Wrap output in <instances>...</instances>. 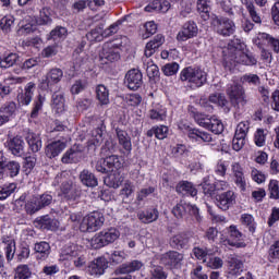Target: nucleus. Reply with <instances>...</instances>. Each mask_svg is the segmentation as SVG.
<instances>
[{
    "mask_svg": "<svg viewBox=\"0 0 279 279\" xmlns=\"http://www.w3.org/2000/svg\"><path fill=\"white\" fill-rule=\"evenodd\" d=\"M3 167L5 175H9V178H16L21 173V163L14 160L8 161L5 156H3Z\"/></svg>",
    "mask_w": 279,
    "mask_h": 279,
    "instance_id": "36",
    "label": "nucleus"
},
{
    "mask_svg": "<svg viewBox=\"0 0 279 279\" xmlns=\"http://www.w3.org/2000/svg\"><path fill=\"white\" fill-rule=\"evenodd\" d=\"M227 95L230 99V102L235 108H240V106H245L247 104L245 89H243V86L238 83H233L228 86Z\"/></svg>",
    "mask_w": 279,
    "mask_h": 279,
    "instance_id": "10",
    "label": "nucleus"
},
{
    "mask_svg": "<svg viewBox=\"0 0 279 279\" xmlns=\"http://www.w3.org/2000/svg\"><path fill=\"white\" fill-rule=\"evenodd\" d=\"M66 34H68L66 27L57 26L54 29L50 32L48 39L58 40L59 38H66Z\"/></svg>",
    "mask_w": 279,
    "mask_h": 279,
    "instance_id": "59",
    "label": "nucleus"
},
{
    "mask_svg": "<svg viewBox=\"0 0 279 279\" xmlns=\"http://www.w3.org/2000/svg\"><path fill=\"white\" fill-rule=\"evenodd\" d=\"M114 132L120 147H122L125 154L130 156L132 154V137L128 134V131L119 126L114 129Z\"/></svg>",
    "mask_w": 279,
    "mask_h": 279,
    "instance_id": "22",
    "label": "nucleus"
},
{
    "mask_svg": "<svg viewBox=\"0 0 279 279\" xmlns=\"http://www.w3.org/2000/svg\"><path fill=\"white\" fill-rule=\"evenodd\" d=\"M36 260H47L51 254V245L49 242L41 241L34 245Z\"/></svg>",
    "mask_w": 279,
    "mask_h": 279,
    "instance_id": "30",
    "label": "nucleus"
},
{
    "mask_svg": "<svg viewBox=\"0 0 279 279\" xmlns=\"http://www.w3.org/2000/svg\"><path fill=\"white\" fill-rule=\"evenodd\" d=\"M144 66L148 77L153 78L158 77V75H160V70L158 69V65L154 63V61L150 60L147 63H144Z\"/></svg>",
    "mask_w": 279,
    "mask_h": 279,
    "instance_id": "61",
    "label": "nucleus"
},
{
    "mask_svg": "<svg viewBox=\"0 0 279 279\" xmlns=\"http://www.w3.org/2000/svg\"><path fill=\"white\" fill-rule=\"evenodd\" d=\"M108 267V259L106 257L95 258L88 266V274L90 276H104Z\"/></svg>",
    "mask_w": 279,
    "mask_h": 279,
    "instance_id": "25",
    "label": "nucleus"
},
{
    "mask_svg": "<svg viewBox=\"0 0 279 279\" xmlns=\"http://www.w3.org/2000/svg\"><path fill=\"white\" fill-rule=\"evenodd\" d=\"M267 43L268 47L274 51V53H279V39L267 34V33H258L255 38H253V44L258 47V49H263V45Z\"/></svg>",
    "mask_w": 279,
    "mask_h": 279,
    "instance_id": "13",
    "label": "nucleus"
},
{
    "mask_svg": "<svg viewBox=\"0 0 279 279\" xmlns=\"http://www.w3.org/2000/svg\"><path fill=\"white\" fill-rule=\"evenodd\" d=\"M172 215L177 219H183L186 215H192L194 219L199 223L202 221V216H199V208L195 205H191L184 201H181L172 208Z\"/></svg>",
    "mask_w": 279,
    "mask_h": 279,
    "instance_id": "9",
    "label": "nucleus"
},
{
    "mask_svg": "<svg viewBox=\"0 0 279 279\" xmlns=\"http://www.w3.org/2000/svg\"><path fill=\"white\" fill-rule=\"evenodd\" d=\"M36 23L37 25H51V23H53L49 8H44L39 11V16L37 17Z\"/></svg>",
    "mask_w": 279,
    "mask_h": 279,
    "instance_id": "50",
    "label": "nucleus"
},
{
    "mask_svg": "<svg viewBox=\"0 0 279 279\" xmlns=\"http://www.w3.org/2000/svg\"><path fill=\"white\" fill-rule=\"evenodd\" d=\"M158 217L159 213L156 208L146 209L137 214V218L142 223H154V221L158 220Z\"/></svg>",
    "mask_w": 279,
    "mask_h": 279,
    "instance_id": "38",
    "label": "nucleus"
},
{
    "mask_svg": "<svg viewBox=\"0 0 279 279\" xmlns=\"http://www.w3.org/2000/svg\"><path fill=\"white\" fill-rule=\"evenodd\" d=\"M99 60L101 64L119 62L121 60V48L112 41L104 44L99 52Z\"/></svg>",
    "mask_w": 279,
    "mask_h": 279,
    "instance_id": "6",
    "label": "nucleus"
},
{
    "mask_svg": "<svg viewBox=\"0 0 279 279\" xmlns=\"http://www.w3.org/2000/svg\"><path fill=\"white\" fill-rule=\"evenodd\" d=\"M161 71L167 77H171V75H175L180 71V64L178 62L168 63L162 66Z\"/></svg>",
    "mask_w": 279,
    "mask_h": 279,
    "instance_id": "63",
    "label": "nucleus"
},
{
    "mask_svg": "<svg viewBox=\"0 0 279 279\" xmlns=\"http://www.w3.org/2000/svg\"><path fill=\"white\" fill-rule=\"evenodd\" d=\"M228 49L231 54V60L234 58L235 53L245 51V43L239 38H233L228 44Z\"/></svg>",
    "mask_w": 279,
    "mask_h": 279,
    "instance_id": "45",
    "label": "nucleus"
},
{
    "mask_svg": "<svg viewBox=\"0 0 279 279\" xmlns=\"http://www.w3.org/2000/svg\"><path fill=\"white\" fill-rule=\"evenodd\" d=\"M80 181L84 186H87L89 189H95L99 184V181L97 180V177L90 170L84 169L80 173Z\"/></svg>",
    "mask_w": 279,
    "mask_h": 279,
    "instance_id": "34",
    "label": "nucleus"
},
{
    "mask_svg": "<svg viewBox=\"0 0 279 279\" xmlns=\"http://www.w3.org/2000/svg\"><path fill=\"white\" fill-rule=\"evenodd\" d=\"M196 8L201 19L204 21L211 19L209 0H197Z\"/></svg>",
    "mask_w": 279,
    "mask_h": 279,
    "instance_id": "41",
    "label": "nucleus"
},
{
    "mask_svg": "<svg viewBox=\"0 0 279 279\" xmlns=\"http://www.w3.org/2000/svg\"><path fill=\"white\" fill-rule=\"evenodd\" d=\"M8 148L13 156H23L25 154V142L23 137L15 136L8 142Z\"/></svg>",
    "mask_w": 279,
    "mask_h": 279,
    "instance_id": "32",
    "label": "nucleus"
},
{
    "mask_svg": "<svg viewBox=\"0 0 279 279\" xmlns=\"http://www.w3.org/2000/svg\"><path fill=\"white\" fill-rule=\"evenodd\" d=\"M227 232L230 238L229 240H227L228 245H230L231 247H238V248L246 246L245 242H241V240L243 239V233L239 231L236 226L231 225L227 229Z\"/></svg>",
    "mask_w": 279,
    "mask_h": 279,
    "instance_id": "24",
    "label": "nucleus"
},
{
    "mask_svg": "<svg viewBox=\"0 0 279 279\" xmlns=\"http://www.w3.org/2000/svg\"><path fill=\"white\" fill-rule=\"evenodd\" d=\"M219 8L229 16L232 19L234 16V5H232V1L230 0H216Z\"/></svg>",
    "mask_w": 279,
    "mask_h": 279,
    "instance_id": "51",
    "label": "nucleus"
},
{
    "mask_svg": "<svg viewBox=\"0 0 279 279\" xmlns=\"http://www.w3.org/2000/svg\"><path fill=\"white\" fill-rule=\"evenodd\" d=\"M149 119L153 121H165L167 119V109L156 108L149 111Z\"/></svg>",
    "mask_w": 279,
    "mask_h": 279,
    "instance_id": "58",
    "label": "nucleus"
},
{
    "mask_svg": "<svg viewBox=\"0 0 279 279\" xmlns=\"http://www.w3.org/2000/svg\"><path fill=\"white\" fill-rule=\"evenodd\" d=\"M207 125L205 130H210L213 134H221L223 132V122L216 117L209 118Z\"/></svg>",
    "mask_w": 279,
    "mask_h": 279,
    "instance_id": "47",
    "label": "nucleus"
},
{
    "mask_svg": "<svg viewBox=\"0 0 279 279\" xmlns=\"http://www.w3.org/2000/svg\"><path fill=\"white\" fill-rule=\"evenodd\" d=\"M39 210H43L38 201L36 199V196H33L29 201L25 204V211L28 215H36V213H39Z\"/></svg>",
    "mask_w": 279,
    "mask_h": 279,
    "instance_id": "52",
    "label": "nucleus"
},
{
    "mask_svg": "<svg viewBox=\"0 0 279 279\" xmlns=\"http://www.w3.org/2000/svg\"><path fill=\"white\" fill-rule=\"evenodd\" d=\"M35 228L39 230H51L52 232L60 228L58 219L49 217V215L37 217L34 221Z\"/></svg>",
    "mask_w": 279,
    "mask_h": 279,
    "instance_id": "20",
    "label": "nucleus"
},
{
    "mask_svg": "<svg viewBox=\"0 0 279 279\" xmlns=\"http://www.w3.org/2000/svg\"><path fill=\"white\" fill-rule=\"evenodd\" d=\"M246 10L254 23H256L257 25H260V23H263V19H260V14L258 13V11H256V7L254 5V3L247 2Z\"/></svg>",
    "mask_w": 279,
    "mask_h": 279,
    "instance_id": "57",
    "label": "nucleus"
},
{
    "mask_svg": "<svg viewBox=\"0 0 279 279\" xmlns=\"http://www.w3.org/2000/svg\"><path fill=\"white\" fill-rule=\"evenodd\" d=\"M86 38H87V40H89V43H101V40H104V38H106V32L104 31V24H99L94 29L88 32L86 34Z\"/></svg>",
    "mask_w": 279,
    "mask_h": 279,
    "instance_id": "40",
    "label": "nucleus"
},
{
    "mask_svg": "<svg viewBox=\"0 0 279 279\" xmlns=\"http://www.w3.org/2000/svg\"><path fill=\"white\" fill-rule=\"evenodd\" d=\"M199 32L197 24L194 21H187L183 24L181 31L177 34L178 43H186L191 38H195Z\"/></svg>",
    "mask_w": 279,
    "mask_h": 279,
    "instance_id": "14",
    "label": "nucleus"
},
{
    "mask_svg": "<svg viewBox=\"0 0 279 279\" xmlns=\"http://www.w3.org/2000/svg\"><path fill=\"white\" fill-rule=\"evenodd\" d=\"M0 112L7 117V119L10 121V117L16 112V104L14 101L5 102L1 108Z\"/></svg>",
    "mask_w": 279,
    "mask_h": 279,
    "instance_id": "60",
    "label": "nucleus"
},
{
    "mask_svg": "<svg viewBox=\"0 0 279 279\" xmlns=\"http://www.w3.org/2000/svg\"><path fill=\"white\" fill-rule=\"evenodd\" d=\"M171 10L169 0H149L148 5L145 7V12H161L167 14Z\"/></svg>",
    "mask_w": 279,
    "mask_h": 279,
    "instance_id": "28",
    "label": "nucleus"
},
{
    "mask_svg": "<svg viewBox=\"0 0 279 279\" xmlns=\"http://www.w3.org/2000/svg\"><path fill=\"white\" fill-rule=\"evenodd\" d=\"M231 171L236 186L241 189V191H245L247 182L245 181V174L243 173V167H241V163L233 162L231 165Z\"/></svg>",
    "mask_w": 279,
    "mask_h": 279,
    "instance_id": "29",
    "label": "nucleus"
},
{
    "mask_svg": "<svg viewBox=\"0 0 279 279\" xmlns=\"http://www.w3.org/2000/svg\"><path fill=\"white\" fill-rule=\"evenodd\" d=\"M35 198L39 204V207H41V210L43 208H47V206H51V204L53 203V196H51V194L48 193L36 195Z\"/></svg>",
    "mask_w": 279,
    "mask_h": 279,
    "instance_id": "56",
    "label": "nucleus"
},
{
    "mask_svg": "<svg viewBox=\"0 0 279 279\" xmlns=\"http://www.w3.org/2000/svg\"><path fill=\"white\" fill-rule=\"evenodd\" d=\"M182 260H184V254L178 251L166 252L160 257L161 265L169 267V269H175V267H178Z\"/></svg>",
    "mask_w": 279,
    "mask_h": 279,
    "instance_id": "18",
    "label": "nucleus"
},
{
    "mask_svg": "<svg viewBox=\"0 0 279 279\" xmlns=\"http://www.w3.org/2000/svg\"><path fill=\"white\" fill-rule=\"evenodd\" d=\"M180 128L181 130H185L187 138L193 143H213V135L206 131L193 129L186 124H183Z\"/></svg>",
    "mask_w": 279,
    "mask_h": 279,
    "instance_id": "12",
    "label": "nucleus"
},
{
    "mask_svg": "<svg viewBox=\"0 0 279 279\" xmlns=\"http://www.w3.org/2000/svg\"><path fill=\"white\" fill-rule=\"evenodd\" d=\"M24 136L33 154H38V150L43 149V140H40V135L34 133V131L29 129H26L24 130Z\"/></svg>",
    "mask_w": 279,
    "mask_h": 279,
    "instance_id": "23",
    "label": "nucleus"
},
{
    "mask_svg": "<svg viewBox=\"0 0 279 279\" xmlns=\"http://www.w3.org/2000/svg\"><path fill=\"white\" fill-rule=\"evenodd\" d=\"M163 45H165L163 35L162 34L156 35L153 39H150L146 44L144 56H146V58H151V56H154V53H156V51H158V49H160V47Z\"/></svg>",
    "mask_w": 279,
    "mask_h": 279,
    "instance_id": "26",
    "label": "nucleus"
},
{
    "mask_svg": "<svg viewBox=\"0 0 279 279\" xmlns=\"http://www.w3.org/2000/svg\"><path fill=\"white\" fill-rule=\"evenodd\" d=\"M243 260L238 256H232L229 258V274L230 276H241L243 274Z\"/></svg>",
    "mask_w": 279,
    "mask_h": 279,
    "instance_id": "39",
    "label": "nucleus"
},
{
    "mask_svg": "<svg viewBox=\"0 0 279 279\" xmlns=\"http://www.w3.org/2000/svg\"><path fill=\"white\" fill-rule=\"evenodd\" d=\"M2 243L4 246L5 252V258L10 263V260H13L14 254H16V241L10 236H2Z\"/></svg>",
    "mask_w": 279,
    "mask_h": 279,
    "instance_id": "37",
    "label": "nucleus"
},
{
    "mask_svg": "<svg viewBox=\"0 0 279 279\" xmlns=\"http://www.w3.org/2000/svg\"><path fill=\"white\" fill-rule=\"evenodd\" d=\"M211 26L219 36L228 38L236 32V24L230 17L219 16L217 14H211Z\"/></svg>",
    "mask_w": 279,
    "mask_h": 279,
    "instance_id": "2",
    "label": "nucleus"
},
{
    "mask_svg": "<svg viewBox=\"0 0 279 279\" xmlns=\"http://www.w3.org/2000/svg\"><path fill=\"white\" fill-rule=\"evenodd\" d=\"M250 133V121H242L236 125L235 135L247 138V134Z\"/></svg>",
    "mask_w": 279,
    "mask_h": 279,
    "instance_id": "62",
    "label": "nucleus"
},
{
    "mask_svg": "<svg viewBox=\"0 0 279 279\" xmlns=\"http://www.w3.org/2000/svg\"><path fill=\"white\" fill-rule=\"evenodd\" d=\"M95 169L98 173H112V171L121 169V160H119V156L111 155L99 159L96 162Z\"/></svg>",
    "mask_w": 279,
    "mask_h": 279,
    "instance_id": "11",
    "label": "nucleus"
},
{
    "mask_svg": "<svg viewBox=\"0 0 279 279\" xmlns=\"http://www.w3.org/2000/svg\"><path fill=\"white\" fill-rule=\"evenodd\" d=\"M167 134H169V128L166 125L153 126L147 131L146 136L151 138V136H156L159 141H165L167 138Z\"/></svg>",
    "mask_w": 279,
    "mask_h": 279,
    "instance_id": "42",
    "label": "nucleus"
},
{
    "mask_svg": "<svg viewBox=\"0 0 279 279\" xmlns=\"http://www.w3.org/2000/svg\"><path fill=\"white\" fill-rule=\"evenodd\" d=\"M145 267V264L142 260L133 259L129 263H124L120 265L116 270L113 271L114 276L111 279H132V276L130 274H134V271H141Z\"/></svg>",
    "mask_w": 279,
    "mask_h": 279,
    "instance_id": "8",
    "label": "nucleus"
},
{
    "mask_svg": "<svg viewBox=\"0 0 279 279\" xmlns=\"http://www.w3.org/2000/svg\"><path fill=\"white\" fill-rule=\"evenodd\" d=\"M181 82H186L189 88L195 90L202 88L208 82V73L199 66L190 65L180 72Z\"/></svg>",
    "mask_w": 279,
    "mask_h": 279,
    "instance_id": "1",
    "label": "nucleus"
},
{
    "mask_svg": "<svg viewBox=\"0 0 279 279\" xmlns=\"http://www.w3.org/2000/svg\"><path fill=\"white\" fill-rule=\"evenodd\" d=\"M64 94L62 93H54L52 94V109L54 110V112H57V114H61V112H64Z\"/></svg>",
    "mask_w": 279,
    "mask_h": 279,
    "instance_id": "43",
    "label": "nucleus"
},
{
    "mask_svg": "<svg viewBox=\"0 0 279 279\" xmlns=\"http://www.w3.org/2000/svg\"><path fill=\"white\" fill-rule=\"evenodd\" d=\"M175 191L179 193V195H190L191 197H195L197 195V189L192 182L189 181L179 182Z\"/></svg>",
    "mask_w": 279,
    "mask_h": 279,
    "instance_id": "35",
    "label": "nucleus"
},
{
    "mask_svg": "<svg viewBox=\"0 0 279 279\" xmlns=\"http://www.w3.org/2000/svg\"><path fill=\"white\" fill-rule=\"evenodd\" d=\"M105 222L106 218L101 211H93L82 219L80 230L82 232H97Z\"/></svg>",
    "mask_w": 279,
    "mask_h": 279,
    "instance_id": "5",
    "label": "nucleus"
},
{
    "mask_svg": "<svg viewBox=\"0 0 279 279\" xmlns=\"http://www.w3.org/2000/svg\"><path fill=\"white\" fill-rule=\"evenodd\" d=\"M61 260H72L76 267L86 265V257L82 254V250L77 244H65L60 252Z\"/></svg>",
    "mask_w": 279,
    "mask_h": 279,
    "instance_id": "4",
    "label": "nucleus"
},
{
    "mask_svg": "<svg viewBox=\"0 0 279 279\" xmlns=\"http://www.w3.org/2000/svg\"><path fill=\"white\" fill-rule=\"evenodd\" d=\"M62 77H64V72L62 69L53 68L47 74L46 78L41 82V88L44 90H51L54 84L62 82Z\"/></svg>",
    "mask_w": 279,
    "mask_h": 279,
    "instance_id": "16",
    "label": "nucleus"
},
{
    "mask_svg": "<svg viewBox=\"0 0 279 279\" xmlns=\"http://www.w3.org/2000/svg\"><path fill=\"white\" fill-rule=\"evenodd\" d=\"M209 104H215L218 108L223 109V112H230V101L222 93H214L208 97Z\"/></svg>",
    "mask_w": 279,
    "mask_h": 279,
    "instance_id": "33",
    "label": "nucleus"
},
{
    "mask_svg": "<svg viewBox=\"0 0 279 279\" xmlns=\"http://www.w3.org/2000/svg\"><path fill=\"white\" fill-rule=\"evenodd\" d=\"M19 62V54L11 52L8 56L0 58V69H10Z\"/></svg>",
    "mask_w": 279,
    "mask_h": 279,
    "instance_id": "49",
    "label": "nucleus"
},
{
    "mask_svg": "<svg viewBox=\"0 0 279 279\" xmlns=\"http://www.w3.org/2000/svg\"><path fill=\"white\" fill-rule=\"evenodd\" d=\"M216 204L220 210H230L236 204V194L232 190L217 194Z\"/></svg>",
    "mask_w": 279,
    "mask_h": 279,
    "instance_id": "15",
    "label": "nucleus"
},
{
    "mask_svg": "<svg viewBox=\"0 0 279 279\" xmlns=\"http://www.w3.org/2000/svg\"><path fill=\"white\" fill-rule=\"evenodd\" d=\"M119 236L121 233L116 228L104 229L92 238L90 245L94 250H101V247L114 243Z\"/></svg>",
    "mask_w": 279,
    "mask_h": 279,
    "instance_id": "3",
    "label": "nucleus"
},
{
    "mask_svg": "<svg viewBox=\"0 0 279 279\" xmlns=\"http://www.w3.org/2000/svg\"><path fill=\"white\" fill-rule=\"evenodd\" d=\"M240 221L242 226H245V228H247L251 234H254V232H256V220H254V216H252L251 214H242Z\"/></svg>",
    "mask_w": 279,
    "mask_h": 279,
    "instance_id": "48",
    "label": "nucleus"
},
{
    "mask_svg": "<svg viewBox=\"0 0 279 279\" xmlns=\"http://www.w3.org/2000/svg\"><path fill=\"white\" fill-rule=\"evenodd\" d=\"M96 97L100 106H108V104H110V92L108 90V87H105L104 85H98L96 87Z\"/></svg>",
    "mask_w": 279,
    "mask_h": 279,
    "instance_id": "44",
    "label": "nucleus"
},
{
    "mask_svg": "<svg viewBox=\"0 0 279 279\" xmlns=\"http://www.w3.org/2000/svg\"><path fill=\"white\" fill-rule=\"evenodd\" d=\"M32 278V270L27 265H20L15 269L14 279H29Z\"/></svg>",
    "mask_w": 279,
    "mask_h": 279,
    "instance_id": "53",
    "label": "nucleus"
},
{
    "mask_svg": "<svg viewBox=\"0 0 279 279\" xmlns=\"http://www.w3.org/2000/svg\"><path fill=\"white\" fill-rule=\"evenodd\" d=\"M84 158V148L80 145L71 147L61 158L63 165H73L80 162Z\"/></svg>",
    "mask_w": 279,
    "mask_h": 279,
    "instance_id": "19",
    "label": "nucleus"
},
{
    "mask_svg": "<svg viewBox=\"0 0 279 279\" xmlns=\"http://www.w3.org/2000/svg\"><path fill=\"white\" fill-rule=\"evenodd\" d=\"M191 114L197 125H199L201 128H208V121H210V118H208V116L197 111H191Z\"/></svg>",
    "mask_w": 279,
    "mask_h": 279,
    "instance_id": "54",
    "label": "nucleus"
},
{
    "mask_svg": "<svg viewBox=\"0 0 279 279\" xmlns=\"http://www.w3.org/2000/svg\"><path fill=\"white\" fill-rule=\"evenodd\" d=\"M19 185L14 182L0 185V201L8 199L10 195L14 194Z\"/></svg>",
    "mask_w": 279,
    "mask_h": 279,
    "instance_id": "46",
    "label": "nucleus"
},
{
    "mask_svg": "<svg viewBox=\"0 0 279 279\" xmlns=\"http://www.w3.org/2000/svg\"><path fill=\"white\" fill-rule=\"evenodd\" d=\"M124 84H126L130 90H138L143 86V73L141 70H129L125 74Z\"/></svg>",
    "mask_w": 279,
    "mask_h": 279,
    "instance_id": "17",
    "label": "nucleus"
},
{
    "mask_svg": "<svg viewBox=\"0 0 279 279\" xmlns=\"http://www.w3.org/2000/svg\"><path fill=\"white\" fill-rule=\"evenodd\" d=\"M14 25V16L5 15L0 20V28L4 34H10L12 32V26Z\"/></svg>",
    "mask_w": 279,
    "mask_h": 279,
    "instance_id": "55",
    "label": "nucleus"
},
{
    "mask_svg": "<svg viewBox=\"0 0 279 279\" xmlns=\"http://www.w3.org/2000/svg\"><path fill=\"white\" fill-rule=\"evenodd\" d=\"M195 239V234L191 231H182L169 239V245L172 250H177L180 252L182 250H189L191 247V243Z\"/></svg>",
    "mask_w": 279,
    "mask_h": 279,
    "instance_id": "7",
    "label": "nucleus"
},
{
    "mask_svg": "<svg viewBox=\"0 0 279 279\" xmlns=\"http://www.w3.org/2000/svg\"><path fill=\"white\" fill-rule=\"evenodd\" d=\"M269 197L270 199H279V184L278 180H270L269 185Z\"/></svg>",
    "mask_w": 279,
    "mask_h": 279,
    "instance_id": "64",
    "label": "nucleus"
},
{
    "mask_svg": "<svg viewBox=\"0 0 279 279\" xmlns=\"http://www.w3.org/2000/svg\"><path fill=\"white\" fill-rule=\"evenodd\" d=\"M64 149H66V143L62 141H54L46 146L45 154L47 158H57V156H60Z\"/></svg>",
    "mask_w": 279,
    "mask_h": 279,
    "instance_id": "31",
    "label": "nucleus"
},
{
    "mask_svg": "<svg viewBox=\"0 0 279 279\" xmlns=\"http://www.w3.org/2000/svg\"><path fill=\"white\" fill-rule=\"evenodd\" d=\"M233 64H242L243 66H256L258 64V59L252 52H242L233 54V59H231Z\"/></svg>",
    "mask_w": 279,
    "mask_h": 279,
    "instance_id": "21",
    "label": "nucleus"
},
{
    "mask_svg": "<svg viewBox=\"0 0 279 279\" xmlns=\"http://www.w3.org/2000/svg\"><path fill=\"white\" fill-rule=\"evenodd\" d=\"M34 90H36V83L29 82L24 88V93L17 95L19 106H29L34 97Z\"/></svg>",
    "mask_w": 279,
    "mask_h": 279,
    "instance_id": "27",
    "label": "nucleus"
}]
</instances>
